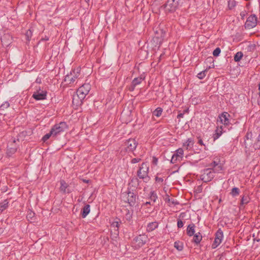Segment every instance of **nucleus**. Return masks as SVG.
Masks as SVG:
<instances>
[{
    "instance_id": "obj_1",
    "label": "nucleus",
    "mask_w": 260,
    "mask_h": 260,
    "mask_svg": "<svg viewBox=\"0 0 260 260\" xmlns=\"http://www.w3.org/2000/svg\"><path fill=\"white\" fill-rule=\"evenodd\" d=\"M90 89L91 86L88 83L84 84L80 86L77 90V95L73 96V103L77 105L81 104Z\"/></svg>"
},
{
    "instance_id": "obj_2",
    "label": "nucleus",
    "mask_w": 260,
    "mask_h": 260,
    "mask_svg": "<svg viewBox=\"0 0 260 260\" xmlns=\"http://www.w3.org/2000/svg\"><path fill=\"white\" fill-rule=\"evenodd\" d=\"M184 0H168L161 8L164 9L166 12H174L181 6Z\"/></svg>"
},
{
    "instance_id": "obj_3",
    "label": "nucleus",
    "mask_w": 260,
    "mask_h": 260,
    "mask_svg": "<svg viewBox=\"0 0 260 260\" xmlns=\"http://www.w3.org/2000/svg\"><path fill=\"white\" fill-rule=\"evenodd\" d=\"M122 198L125 202L127 203L130 206L133 207L136 203L138 196L129 189L122 193Z\"/></svg>"
},
{
    "instance_id": "obj_4",
    "label": "nucleus",
    "mask_w": 260,
    "mask_h": 260,
    "mask_svg": "<svg viewBox=\"0 0 260 260\" xmlns=\"http://www.w3.org/2000/svg\"><path fill=\"white\" fill-rule=\"evenodd\" d=\"M149 166L147 162H143L139 167L137 171V175L138 177L144 180V182H147L150 178L148 176Z\"/></svg>"
},
{
    "instance_id": "obj_5",
    "label": "nucleus",
    "mask_w": 260,
    "mask_h": 260,
    "mask_svg": "<svg viewBox=\"0 0 260 260\" xmlns=\"http://www.w3.org/2000/svg\"><path fill=\"white\" fill-rule=\"evenodd\" d=\"M215 173H217L216 172H214L211 168L204 169L201 172L200 179L204 182H209L213 179Z\"/></svg>"
},
{
    "instance_id": "obj_6",
    "label": "nucleus",
    "mask_w": 260,
    "mask_h": 260,
    "mask_svg": "<svg viewBox=\"0 0 260 260\" xmlns=\"http://www.w3.org/2000/svg\"><path fill=\"white\" fill-rule=\"evenodd\" d=\"M80 71L81 69L79 67L72 70L70 74H68L65 76L64 81L69 82V84L74 83L77 79L80 78Z\"/></svg>"
},
{
    "instance_id": "obj_7",
    "label": "nucleus",
    "mask_w": 260,
    "mask_h": 260,
    "mask_svg": "<svg viewBox=\"0 0 260 260\" xmlns=\"http://www.w3.org/2000/svg\"><path fill=\"white\" fill-rule=\"evenodd\" d=\"M68 128V126L65 122H60L59 123L54 125L51 130L54 136L56 137Z\"/></svg>"
},
{
    "instance_id": "obj_8",
    "label": "nucleus",
    "mask_w": 260,
    "mask_h": 260,
    "mask_svg": "<svg viewBox=\"0 0 260 260\" xmlns=\"http://www.w3.org/2000/svg\"><path fill=\"white\" fill-rule=\"evenodd\" d=\"M148 237L145 234L139 235L134 238L132 241L133 246L138 249L143 246L146 242Z\"/></svg>"
},
{
    "instance_id": "obj_9",
    "label": "nucleus",
    "mask_w": 260,
    "mask_h": 260,
    "mask_svg": "<svg viewBox=\"0 0 260 260\" xmlns=\"http://www.w3.org/2000/svg\"><path fill=\"white\" fill-rule=\"evenodd\" d=\"M138 143L135 139H129L123 144L122 147L127 152H133L136 148Z\"/></svg>"
},
{
    "instance_id": "obj_10",
    "label": "nucleus",
    "mask_w": 260,
    "mask_h": 260,
    "mask_svg": "<svg viewBox=\"0 0 260 260\" xmlns=\"http://www.w3.org/2000/svg\"><path fill=\"white\" fill-rule=\"evenodd\" d=\"M257 18L255 14L250 15L247 19L245 23V27L247 29H251L256 26Z\"/></svg>"
},
{
    "instance_id": "obj_11",
    "label": "nucleus",
    "mask_w": 260,
    "mask_h": 260,
    "mask_svg": "<svg viewBox=\"0 0 260 260\" xmlns=\"http://www.w3.org/2000/svg\"><path fill=\"white\" fill-rule=\"evenodd\" d=\"M223 238V232L221 229H218L215 234L214 241L212 244V248L215 249L221 243Z\"/></svg>"
},
{
    "instance_id": "obj_12",
    "label": "nucleus",
    "mask_w": 260,
    "mask_h": 260,
    "mask_svg": "<svg viewBox=\"0 0 260 260\" xmlns=\"http://www.w3.org/2000/svg\"><path fill=\"white\" fill-rule=\"evenodd\" d=\"M46 96L47 91L41 90L40 88L36 91L34 92L32 95V97L37 101L45 100Z\"/></svg>"
},
{
    "instance_id": "obj_13",
    "label": "nucleus",
    "mask_w": 260,
    "mask_h": 260,
    "mask_svg": "<svg viewBox=\"0 0 260 260\" xmlns=\"http://www.w3.org/2000/svg\"><path fill=\"white\" fill-rule=\"evenodd\" d=\"M253 141L252 139L244 140V145L245 148V152L248 154H250V152H253L256 150V148L253 145Z\"/></svg>"
},
{
    "instance_id": "obj_14",
    "label": "nucleus",
    "mask_w": 260,
    "mask_h": 260,
    "mask_svg": "<svg viewBox=\"0 0 260 260\" xmlns=\"http://www.w3.org/2000/svg\"><path fill=\"white\" fill-rule=\"evenodd\" d=\"M183 155V150L182 148H179L176 151V153H174L171 158V162L172 164H175L178 161L182 160V158Z\"/></svg>"
},
{
    "instance_id": "obj_15",
    "label": "nucleus",
    "mask_w": 260,
    "mask_h": 260,
    "mask_svg": "<svg viewBox=\"0 0 260 260\" xmlns=\"http://www.w3.org/2000/svg\"><path fill=\"white\" fill-rule=\"evenodd\" d=\"M230 115L228 112H224L219 115L218 118L221 123L224 125H228L230 123Z\"/></svg>"
},
{
    "instance_id": "obj_16",
    "label": "nucleus",
    "mask_w": 260,
    "mask_h": 260,
    "mask_svg": "<svg viewBox=\"0 0 260 260\" xmlns=\"http://www.w3.org/2000/svg\"><path fill=\"white\" fill-rule=\"evenodd\" d=\"M60 187L59 190L61 192L63 193H70L72 191L69 189V185L66 182V181L64 180H61L60 181Z\"/></svg>"
},
{
    "instance_id": "obj_17",
    "label": "nucleus",
    "mask_w": 260,
    "mask_h": 260,
    "mask_svg": "<svg viewBox=\"0 0 260 260\" xmlns=\"http://www.w3.org/2000/svg\"><path fill=\"white\" fill-rule=\"evenodd\" d=\"M210 168H211L214 172L216 173H219L222 170V166L221 163H219V161L214 160L209 165Z\"/></svg>"
},
{
    "instance_id": "obj_18",
    "label": "nucleus",
    "mask_w": 260,
    "mask_h": 260,
    "mask_svg": "<svg viewBox=\"0 0 260 260\" xmlns=\"http://www.w3.org/2000/svg\"><path fill=\"white\" fill-rule=\"evenodd\" d=\"M2 42L5 45L10 44L12 41V37L9 34H4L1 38Z\"/></svg>"
},
{
    "instance_id": "obj_19",
    "label": "nucleus",
    "mask_w": 260,
    "mask_h": 260,
    "mask_svg": "<svg viewBox=\"0 0 260 260\" xmlns=\"http://www.w3.org/2000/svg\"><path fill=\"white\" fill-rule=\"evenodd\" d=\"M158 226V222L157 221H154L149 223L146 228V231L148 232H151L156 229H157Z\"/></svg>"
},
{
    "instance_id": "obj_20",
    "label": "nucleus",
    "mask_w": 260,
    "mask_h": 260,
    "mask_svg": "<svg viewBox=\"0 0 260 260\" xmlns=\"http://www.w3.org/2000/svg\"><path fill=\"white\" fill-rule=\"evenodd\" d=\"M195 224L193 223L189 224L187 226L186 233L188 236L191 237L195 234Z\"/></svg>"
},
{
    "instance_id": "obj_21",
    "label": "nucleus",
    "mask_w": 260,
    "mask_h": 260,
    "mask_svg": "<svg viewBox=\"0 0 260 260\" xmlns=\"http://www.w3.org/2000/svg\"><path fill=\"white\" fill-rule=\"evenodd\" d=\"M222 133H223L222 126H217L215 131V133L213 134V140L215 141L216 140L218 139L219 138V137L221 136Z\"/></svg>"
},
{
    "instance_id": "obj_22",
    "label": "nucleus",
    "mask_w": 260,
    "mask_h": 260,
    "mask_svg": "<svg viewBox=\"0 0 260 260\" xmlns=\"http://www.w3.org/2000/svg\"><path fill=\"white\" fill-rule=\"evenodd\" d=\"M90 206L89 204H86L82 208L81 211V214L82 218H85L89 213L90 211Z\"/></svg>"
},
{
    "instance_id": "obj_23",
    "label": "nucleus",
    "mask_w": 260,
    "mask_h": 260,
    "mask_svg": "<svg viewBox=\"0 0 260 260\" xmlns=\"http://www.w3.org/2000/svg\"><path fill=\"white\" fill-rule=\"evenodd\" d=\"M9 200L6 199L0 202V212L2 213L3 211L6 210L9 205Z\"/></svg>"
},
{
    "instance_id": "obj_24",
    "label": "nucleus",
    "mask_w": 260,
    "mask_h": 260,
    "mask_svg": "<svg viewBox=\"0 0 260 260\" xmlns=\"http://www.w3.org/2000/svg\"><path fill=\"white\" fill-rule=\"evenodd\" d=\"M145 79V76L143 75H141L140 77L135 78L132 83L134 84V85H138L140 84Z\"/></svg>"
},
{
    "instance_id": "obj_25",
    "label": "nucleus",
    "mask_w": 260,
    "mask_h": 260,
    "mask_svg": "<svg viewBox=\"0 0 260 260\" xmlns=\"http://www.w3.org/2000/svg\"><path fill=\"white\" fill-rule=\"evenodd\" d=\"M193 145V141L191 138H188L187 141L183 143V147L186 149H191Z\"/></svg>"
},
{
    "instance_id": "obj_26",
    "label": "nucleus",
    "mask_w": 260,
    "mask_h": 260,
    "mask_svg": "<svg viewBox=\"0 0 260 260\" xmlns=\"http://www.w3.org/2000/svg\"><path fill=\"white\" fill-rule=\"evenodd\" d=\"M193 241L197 244H199L202 239V236L200 233L194 234L193 235Z\"/></svg>"
},
{
    "instance_id": "obj_27",
    "label": "nucleus",
    "mask_w": 260,
    "mask_h": 260,
    "mask_svg": "<svg viewBox=\"0 0 260 260\" xmlns=\"http://www.w3.org/2000/svg\"><path fill=\"white\" fill-rule=\"evenodd\" d=\"M250 198L247 194H244L241 198L240 202V206L247 204L250 201Z\"/></svg>"
},
{
    "instance_id": "obj_28",
    "label": "nucleus",
    "mask_w": 260,
    "mask_h": 260,
    "mask_svg": "<svg viewBox=\"0 0 260 260\" xmlns=\"http://www.w3.org/2000/svg\"><path fill=\"white\" fill-rule=\"evenodd\" d=\"M17 151V148L15 147H8L7 151V154L8 156H12L13 154H14Z\"/></svg>"
},
{
    "instance_id": "obj_29",
    "label": "nucleus",
    "mask_w": 260,
    "mask_h": 260,
    "mask_svg": "<svg viewBox=\"0 0 260 260\" xmlns=\"http://www.w3.org/2000/svg\"><path fill=\"white\" fill-rule=\"evenodd\" d=\"M133 213V211H130L128 209H126V213L125 214V218L127 221L130 222L132 221Z\"/></svg>"
},
{
    "instance_id": "obj_30",
    "label": "nucleus",
    "mask_w": 260,
    "mask_h": 260,
    "mask_svg": "<svg viewBox=\"0 0 260 260\" xmlns=\"http://www.w3.org/2000/svg\"><path fill=\"white\" fill-rule=\"evenodd\" d=\"M157 196L155 191H151L149 194V199L152 201L153 203H155L157 199Z\"/></svg>"
},
{
    "instance_id": "obj_31",
    "label": "nucleus",
    "mask_w": 260,
    "mask_h": 260,
    "mask_svg": "<svg viewBox=\"0 0 260 260\" xmlns=\"http://www.w3.org/2000/svg\"><path fill=\"white\" fill-rule=\"evenodd\" d=\"M51 137H52L53 138H55V137L54 136V134L52 132L51 130H50V132L49 133L46 134L43 137L42 139V140L45 142L48 139H49Z\"/></svg>"
},
{
    "instance_id": "obj_32",
    "label": "nucleus",
    "mask_w": 260,
    "mask_h": 260,
    "mask_svg": "<svg viewBox=\"0 0 260 260\" xmlns=\"http://www.w3.org/2000/svg\"><path fill=\"white\" fill-rule=\"evenodd\" d=\"M243 56V54L241 51L238 52L234 56V60L236 62L239 61Z\"/></svg>"
},
{
    "instance_id": "obj_33",
    "label": "nucleus",
    "mask_w": 260,
    "mask_h": 260,
    "mask_svg": "<svg viewBox=\"0 0 260 260\" xmlns=\"http://www.w3.org/2000/svg\"><path fill=\"white\" fill-rule=\"evenodd\" d=\"M162 112V109L160 107H158L153 112V115L158 117L161 115Z\"/></svg>"
},
{
    "instance_id": "obj_34",
    "label": "nucleus",
    "mask_w": 260,
    "mask_h": 260,
    "mask_svg": "<svg viewBox=\"0 0 260 260\" xmlns=\"http://www.w3.org/2000/svg\"><path fill=\"white\" fill-rule=\"evenodd\" d=\"M230 193L233 197L237 196L240 193V189L238 187H235L232 188Z\"/></svg>"
},
{
    "instance_id": "obj_35",
    "label": "nucleus",
    "mask_w": 260,
    "mask_h": 260,
    "mask_svg": "<svg viewBox=\"0 0 260 260\" xmlns=\"http://www.w3.org/2000/svg\"><path fill=\"white\" fill-rule=\"evenodd\" d=\"M174 247L179 251L182 250L183 248V244L179 241L175 242L174 243Z\"/></svg>"
},
{
    "instance_id": "obj_36",
    "label": "nucleus",
    "mask_w": 260,
    "mask_h": 260,
    "mask_svg": "<svg viewBox=\"0 0 260 260\" xmlns=\"http://www.w3.org/2000/svg\"><path fill=\"white\" fill-rule=\"evenodd\" d=\"M207 72V69L205 70L204 71H203L197 75V77L200 79H203L205 78V77L206 75V73Z\"/></svg>"
},
{
    "instance_id": "obj_37",
    "label": "nucleus",
    "mask_w": 260,
    "mask_h": 260,
    "mask_svg": "<svg viewBox=\"0 0 260 260\" xmlns=\"http://www.w3.org/2000/svg\"><path fill=\"white\" fill-rule=\"evenodd\" d=\"M10 106V104L8 102H5L4 103L1 105L0 106V110H4L5 109H7Z\"/></svg>"
},
{
    "instance_id": "obj_38",
    "label": "nucleus",
    "mask_w": 260,
    "mask_h": 260,
    "mask_svg": "<svg viewBox=\"0 0 260 260\" xmlns=\"http://www.w3.org/2000/svg\"><path fill=\"white\" fill-rule=\"evenodd\" d=\"M119 223L118 221H114L112 223L111 226L114 228H117V229L115 230L118 233V228L119 227Z\"/></svg>"
},
{
    "instance_id": "obj_39",
    "label": "nucleus",
    "mask_w": 260,
    "mask_h": 260,
    "mask_svg": "<svg viewBox=\"0 0 260 260\" xmlns=\"http://www.w3.org/2000/svg\"><path fill=\"white\" fill-rule=\"evenodd\" d=\"M221 52L219 48H216L213 52V55L214 56H218Z\"/></svg>"
},
{
    "instance_id": "obj_40",
    "label": "nucleus",
    "mask_w": 260,
    "mask_h": 260,
    "mask_svg": "<svg viewBox=\"0 0 260 260\" xmlns=\"http://www.w3.org/2000/svg\"><path fill=\"white\" fill-rule=\"evenodd\" d=\"M165 201L166 202H171L172 204L176 205L177 203L175 202L174 200L173 199H170V197L167 196V198L165 199Z\"/></svg>"
},
{
    "instance_id": "obj_41",
    "label": "nucleus",
    "mask_w": 260,
    "mask_h": 260,
    "mask_svg": "<svg viewBox=\"0 0 260 260\" xmlns=\"http://www.w3.org/2000/svg\"><path fill=\"white\" fill-rule=\"evenodd\" d=\"M228 5L230 9H232L235 6V2L234 0H230L228 2Z\"/></svg>"
},
{
    "instance_id": "obj_42",
    "label": "nucleus",
    "mask_w": 260,
    "mask_h": 260,
    "mask_svg": "<svg viewBox=\"0 0 260 260\" xmlns=\"http://www.w3.org/2000/svg\"><path fill=\"white\" fill-rule=\"evenodd\" d=\"M188 109H186V110H184L183 112V113H179L177 117V118L178 119H180L181 118H183V116H184V114L185 113H187L188 112Z\"/></svg>"
},
{
    "instance_id": "obj_43",
    "label": "nucleus",
    "mask_w": 260,
    "mask_h": 260,
    "mask_svg": "<svg viewBox=\"0 0 260 260\" xmlns=\"http://www.w3.org/2000/svg\"><path fill=\"white\" fill-rule=\"evenodd\" d=\"M31 36H32L31 31L30 29L28 30L26 32V37H27V40L29 41L30 38H31Z\"/></svg>"
},
{
    "instance_id": "obj_44",
    "label": "nucleus",
    "mask_w": 260,
    "mask_h": 260,
    "mask_svg": "<svg viewBox=\"0 0 260 260\" xmlns=\"http://www.w3.org/2000/svg\"><path fill=\"white\" fill-rule=\"evenodd\" d=\"M155 180L156 182L158 183H161L164 181V179L161 177H159L158 176H156L155 178Z\"/></svg>"
},
{
    "instance_id": "obj_45",
    "label": "nucleus",
    "mask_w": 260,
    "mask_h": 260,
    "mask_svg": "<svg viewBox=\"0 0 260 260\" xmlns=\"http://www.w3.org/2000/svg\"><path fill=\"white\" fill-rule=\"evenodd\" d=\"M252 133H247L245 136L244 140H249L252 139Z\"/></svg>"
},
{
    "instance_id": "obj_46",
    "label": "nucleus",
    "mask_w": 260,
    "mask_h": 260,
    "mask_svg": "<svg viewBox=\"0 0 260 260\" xmlns=\"http://www.w3.org/2000/svg\"><path fill=\"white\" fill-rule=\"evenodd\" d=\"M141 160V159L140 158H134L132 159L131 162L132 164H136V163L140 162Z\"/></svg>"
},
{
    "instance_id": "obj_47",
    "label": "nucleus",
    "mask_w": 260,
    "mask_h": 260,
    "mask_svg": "<svg viewBox=\"0 0 260 260\" xmlns=\"http://www.w3.org/2000/svg\"><path fill=\"white\" fill-rule=\"evenodd\" d=\"M184 224H183V221L179 219L177 221V226L178 228H182Z\"/></svg>"
},
{
    "instance_id": "obj_48",
    "label": "nucleus",
    "mask_w": 260,
    "mask_h": 260,
    "mask_svg": "<svg viewBox=\"0 0 260 260\" xmlns=\"http://www.w3.org/2000/svg\"><path fill=\"white\" fill-rule=\"evenodd\" d=\"M157 162H158V159L156 157L153 156V158H152V163H153V164L154 165H157Z\"/></svg>"
},
{
    "instance_id": "obj_49",
    "label": "nucleus",
    "mask_w": 260,
    "mask_h": 260,
    "mask_svg": "<svg viewBox=\"0 0 260 260\" xmlns=\"http://www.w3.org/2000/svg\"><path fill=\"white\" fill-rule=\"evenodd\" d=\"M136 86V85H134V84L132 83L131 85L129 87V88H128L129 90L131 91H134Z\"/></svg>"
},
{
    "instance_id": "obj_50",
    "label": "nucleus",
    "mask_w": 260,
    "mask_h": 260,
    "mask_svg": "<svg viewBox=\"0 0 260 260\" xmlns=\"http://www.w3.org/2000/svg\"><path fill=\"white\" fill-rule=\"evenodd\" d=\"M198 143L201 145H204L205 146V144H204L203 140L201 139H200L198 141Z\"/></svg>"
},
{
    "instance_id": "obj_51",
    "label": "nucleus",
    "mask_w": 260,
    "mask_h": 260,
    "mask_svg": "<svg viewBox=\"0 0 260 260\" xmlns=\"http://www.w3.org/2000/svg\"><path fill=\"white\" fill-rule=\"evenodd\" d=\"M148 205H153V204H151V202H146V203H144L143 206H147Z\"/></svg>"
},
{
    "instance_id": "obj_52",
    "label": "nucleus",
    "mask_w": 260,
    "mask_h": 260,
    "mask_svg": "<svg viewBox=\"0 0 260 260\" xmlns=\"http://www.w3.org/2000/svg\"><path fill=\"white\" fill-rule=\"evenodd\" d=\"M36 82H37V83H41V79L40 78H37V79H36Z\"/></svg>"
},
{
    "instance_id": "obj_53",
    "label": "nucleus",
    "mask_w": 260,
    "mask_h": 260,
    "mask_svg": "<svg viewBox=\"0 0 260 260\" xmlns=\"http://www.w3.org/2000/svg\"><path fill=\"white\" fill-rule=\"evenodd\" d=\"M259 95H260V83L258 84Z\"/></svg>"
},
{
    "instance_id": "obj_54",
    "label": "nucleus",
    "mask_w": 260,
    "mask_h": 260,
    "mask_svg": "<svg viewBox=\"0 0 260 260\" xmlns=\"http://www.w3.org/2000/svg\"><path fill=\"white\" fill-rule=\"evenodd\" d=\"M28 216H29V217H31V213H30L29 214H28Z\"/></svg>"
},
{
    "instance_id": "obj_55",
    "label": "nucleus",
    "mask_w": 260,
    "mask_h": 260,
    "mask_svg": "<svg viewBox=\"0 0 260 260\" xmlns=\"http://www.w3.org/2000/svg\"><path fill=\"white\" fill-rule=\"evenodd\" d=\"M45 40H49V39H48V38H45Z\"/></svg>"
},
{
    "instance_id": "obj_56",
    "label": "nucleus",
    "mask_w": 260,
    "mask_h": 260,
    "mask_svg": "<svg viewBox=\"0 0 260 260\" xmlns=\"http://www.w3.org/2000/svg\"><path fill=\"white\" fill-rule=\"evenodd\" d=\"M45 40H49V39H48V38H45Z\"/></svg>"
},
{
    "instance_id": "obj_57",
    "label": "nucleus",
    "mask_w": 260,
    "mask_h": 260,
    "mask_svg": "<svg viewBox=\"0 0 260 260\" xmlns=\"http://www.w3.org/2000/svg\"><path fill=\"white\" fill-rule=\"evenodd\" d=\"M259 241H260V239H257V242H259Z\"/></svg>"
}]
</instances>
